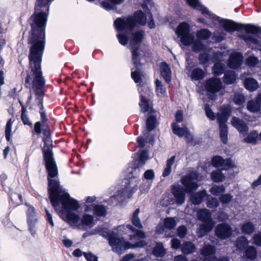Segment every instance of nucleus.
Instances as JSON below:
<instances>
[{"mask_svg":"<svg viewBox=\"0 0 261 261\" xmlns=\"http://www.w3.org/2000/svg\"><path fill=\"white\" fill-rule=\"evenodd\" d=\"M148 159V151L146 150H142L139 156V163L143 165Z\"/></svg>","mask_w":261,"mask_h":261,"instance_id":"nucleus-58","label":"nucleus"},{"mask_svg":"<svg viewBox=\"0 0 261 261\" xmlns=\"http://www.w3.org/2000/svg\"><path fill=\"white\" fill-rule=\"evenodd\" d=\"M144 32L139 30L132 33V40L136 43H141L144 38Z\"/></svg>","mask_w":261,"mask_h":261,"instance_id":"nucleus-41","label":"nucleus"},{"mask_svg":"<svg viewBox=\"0 0 261 261\" xmlns=\"http://www.w3.org/2000/svg\"><path fill=\"white\" fill-rule=\"evenodd\" d=\"M204 87L208 97L213 100L216 97V93L222 89V83L219 79L211 77L205 81Z\"/></svg>","mask_w":261,"mask_h":261,"instance_id":"nucleus-7","label":"nucleus"},{"mask_svg":"<svg viewBox=\"0 0 261 261\" xmlns=\"http://www.w3.org/2000/svg\"><path fill=\"white\" fill-rule=\"evenodd\" d=\"M216 247L211 245H205L200 250V253L203 256V261H216L215 255Z\"/></svg>","mask_w":261,"mask_h":261,"instance_id":"nucleus-15","label":"nucleus"},{"mask_svg":"<svg viewBox=\"0 0 261 261\" xmlns=\"http://www.w3.org/2000/svg\"><path fill=\"white\" fill-rule=\"evenodd\" d=\"M47 17H31L29 21L31 25L32 35L31 40L33 44L30 48L29 64L33 74V88L35 89L38 99L42 97L45 81L42 76L41 61L42 51L45 46V31Z\"/></svg>","mask_w":261,"mask_h":261,"instance_id":"nucleus-1","label":"nucleus"},{"mask_svg":"<svg viewBox=\"0 0 261 261\" xmlns=\"http://www.w3.org/2000/svg\"><path fill=\"white\" fill-rule=\"evenodd\" d=\"M204 72L200 68H194L191 72V78L192 80L200 81L203 79Z\"/></svg>","mask_w":261,"mask_h":261,"instance_id":"nucleus-26","label":"nucleus"},{"mask_svg":"<svg viewBox=\"0 0 261 261\" xmlns=\"http://www.w3.org/2000/svg\"><path fill=\"white\" fill-rule=\"evenodd\" d=\"M229 54L228 49L226 48H221L220 50L213 53V62H221L224 61Z\"/></svg>","mask_w":261,"mask_h":261,"instance_id":"nucleus-20","label":"nucleus"},{"mask_svg":"<svg viewBox=\"0 0 261 261\" xmlns=\"http://www.w3.org/2000/svg\"><path fill=\"white\" fill-rule=\"evenodd\" d=\"M164 225L165 228L170 230L176 226V222L173 218H167L164 220Z\"/></svg>","mask_w":261,"mask_h":261,"instance_id":"nucleus-46","label":"nucleus"},{"mask_svg":"<svg viewBox=\"0 0 261 261\" xmlns=\"http://www.w3.org/2000/svg\"><path fill=\"white\" fill-rule=\"evenodd\" d=\"M240 37L242 39L244 40L245 41L248 43H252L254 44L257 45L259 43V41L257 39L254 38L253 37L250 36V35H242L240 36Z\"/></svg>","mask_w":261,"mask_h":261,"instance_id":"nucleus-49","label":"nucleus"},{"mask_svg":"<svg viewBox=\"0 0 261 261\" xmlns=\"http://www.w3.org/2000/svg\"><path fill=\"white\" fill-rule=\"evenodd\" d=\"M43 155L45 161V166L48 173V191L50 202L54 206L57 204V198L61 187L59 181L57 179L58 175V169L54 158L52 148L49 145H45L43 148Z\"/></svg>","mask_w":261,"mask_h":261,"instance_id":"nucleus-3","label":"nucleus"},{"mask_svg":"<svg viewBox=\"0 0 261 261\" xmlns=\"http://www.w3.org/2000/svg\"><path fill=\"white\" fill-rule=\"evenodd\" d=\"M232 199V196L229 194H223L219 197L220 202L224 204L229 203L231 201Z\"/></svg>","mask_w":261,"mask_h":261,"instance_id":"nucleus-57","label":"nucleus"},{"mask_svg":"<svg viewBox=\"0 0 261 261\" xmlns=\"http://www.w3.org/2000/svg\"><path fill=\"white\" fill-rule=\"evenodd\" d=\"M189 32V25L186 22L180 23L176 31V34L180 38L181 42L185 46L190 45L194 41V36Z\"/></svg>","mask_w":261,"mask_h":261,"instance_id":"nucleus-8","label":"nucleus"},{"mask_svg":"<svg viewBox=\"0 0 261 261\" xmlns=\"http://www.w3.org/2000/svg\"><path fill=\"white\" fill-rule=\"evenodd\" d=\"M233 102L237 105H242L245 101L244 95L240 93H236L233 97Z\"/></svg>","mask_w":261,"mask_h":261,"instance_id":"nucleus-47","label":"nucleus"},{"mask_svg":"<svg viewBox=\"0 0 261 261\" xmlns=\"http://www.w3.org/2000/svg\"><path fill=\"white\" fill-rule=\"evenodd\" d=\"M93 221V216L90 215L86 214L84 215L82 219V223L84 225L89 226L92 223Z\"/></svg>","mask_w":261,"mask_h":261,"instance_id":"nucleus-60","label":"nucleus"},{"mask_svg":"<svg viewBox=\"0 0 261 261\" xmlns=\"http://www.w3.org/2000/svg\"><path fill=\"white\" fill-rule=\"evenodd\" d=\"M245 88L251 92L255 91L258 87L257 81L251 77L246 78L244 81Z\"/></svg>","mask_w":261,"mask_h":261,"instance_id":"nucleus-23","label":"nucleus"},{"mask_svg":"<svg viewBox=\"0 0 261 261\" xmlns=\"http://www.w3.org/2000/svg\"><path fill=\"white\" fill-rule=\"evenodd\" d=\"M184 136H185L188 143L193 145L197 144V142L195 140L193 135L190 133L188 129L187 130L186 133H185Z\"/></svg>","mask_w":261,"mask_h":261,"instance_id":"nucleus-64","label":"nucleus"},{"mask_svg":"<svg viewBox=\"0 0 261 261\" xmlns=\"http://www.w3.org/2000/svg\"><path fill=\"white\" fill-rule=\"evenodd\" d=\"M236 245L237 249L243 250L248 245V241L245 237L241 236L237 239Z\"/></svg>","mask_w":261,"mask_h":261,"instance_id":"nucleus-32","label":"nucleus"},{"mask_svg":"<svg viewBox=\"0 0 261 261\" xmlns=\"http://www.w3.org/2000/svg\"><path fill=\"white\" fill-rule=\"evenodd\" d=\"M141 7L144 12H143L142 10H138L135 12L133 16H147V15L148 16H152L150 11L146 4H142Z\"/></svg>","mask_w":261,"mask_h":261,"instance_id":"nucleus-36","label":"nucleus"},{"mask_svg":"<svg viewBox=\"0 0 261 261\" xmlns=\"http://www.w3.org/2000/svg\"><path fill=\"white\" fill-rule=\"evenodd\" d=\"M172 192L177 204L180 205L185 202L186 195L183 187L179 185H174L172 187Z\"/></svg>","mask_w":261,"mask_h":261,"instance_id":"nucleus-16","label":"nucleus"},{"mask_svg":"<svg viewBox=\"0 0 261 261\" xmlns=\"http://www.w3.org/2000/svg\"><path fill=\"white\" fill-rule=\"evenodd\" d=\"M245 254L247 258L253 259L256 257L257 252L254 247L249 246L246 249Z\"/></svg>","mask_w":261,"mask_h":261,"instance_id":"nucleus-48","label":"nucleus"},{"mask_svg":"<svg viewBox=\"0 0 261 261\" xmlns=\"http://www.w3.org/2000/svg\"><path fill=\"white\" fill-rule=\"evenodd\" d=\"M197 217L199 220L202 221L203 224L200 226V231L204 233L211 231L214 225V221L211 218V214L207 209H202L197 212Z\"/></svg>","mask_w":261,"mask_h":261,"instance_id":"nucleus-9","label":"nucleus"},{"mask_svg":"<svg viewBox=\"0 0 261 261\" xmlns=\"http://www.w3.org/2000/svg\"><path fill=\"white\" fill-rule=\"evenodd\" d=\"M172 129L173 133L179 137H182L184 136L185 133H186V132L188 130V128L186 127L184 128L180 127L175 122L172 123Z\"/></svg>","mask_w":261,"mask_h":261,"instance_id":"nucleus-29","label":"nucleus"},{"mask_svg":"<svg viewBox=\"0 0 261 261\" xmlns=\"http://www.w3.org/2000/svg\"><path fill=\"white\" fill-rule=\"evenodd\" d=\"M206 196V191L203 190L192 194L190 196V200L193 204L198 205L201 203Z\"/></svg>","mask_w":261,"mask_h":261,"instance_id":"nucleus-22","label":"nucleus"},{"mask_svg":"<svg viewBox=\"0 0 261 261\" xmlns=\"http://www.w3.org/2000/svg\"><path fill=\"white\" fill-rule=\"evenodd\" d=\"M224 82L226 84H231L236 81V74L233 71H228L224 73Z\"/></svg>","mask_w":261,"mask_h":261,"instance_id":"nucleus-33","label":"nucleus"},{"mask_svg":"<svg viewBox=\"0 0 261 261\" xmlns=\"http://www.w3.org/2000/svg\"><path fill=\"white\" fill-rule=\"evenodd\" d=\"M211 32L208 30L203 29L198 31L197 37L198 39L200 40H207L211 37Z\"/></svg>","mask_w":261,"mask_h":261,"instance_id":"nucleus-38","label":"nucleus"},{"mask_svg":"<svg viewBox=\"0 0 261 261\" xmlns=\"http://www.w3.org/2000/svg\"><path fill=\"white\" fill-rule=\"evenodd\" d=\"M126 227L134 233V234L129 235V240L132 243L125 241L122 238L118 237L117 234L113 231L107 232V237L109 245L112 248V251L119 254L129 248H143L147 244L145 241L140 240L146 237L144 231L137 229L129 224L126 225Z\"/></svg>","mask_w":261,"mask_h":261,"instance_id":"nucleus-2","label":"nucleus"},{"mask_svg":"<svg viewBox=\"0 0 261 261\" xmlns=\"http://www.w3.org/2000/svg\"><path fill=\"white\" fill-rule=\"evenodd\" d=\"M231 122L232 125L237 129V130L243 134H246L248 131V127L246 123L240 118L233 117Z\"/></svg>","mask_w":261,"mask_h":261,"instance_id":"nucleus-19","label":"nucleus"},{"mask_svg":"<svg viewBox=\"0 0 261 261\" xmlns=\"http://www.w3.org/2000/svg\"><path fill=\"white\" fill-rule=\"evenodd\" d=\"M94 213L97 216H105L106 214V208L102 205H96L94 207Z\"/></svg>","mask_w":261,"mask_h":261,"instance_id":"nucleus-45","label":"nucleus"},{"mask_svg":"<svg viewBox=\"0 0 261 261\" xmlns=\"http://www.w3.org/2000/svg\"><path fill=\"white\" fill-rule=\"evenodd\" d=\"M246 108L252 113L261 114V93L257 94L254 98L249 100Z\"/></svg>","mask_w":261,"mask_h":261,"instance_id":"nucleus-13","label":"nucleus"},{"mask_svg":"<svg viewBox=\"0 0 261 261\" xmlns=\"http://www.w3.org/2000/svg\"><path fill=\"white\" fill-rule=\"evenodd\" d=\"M258 61V60L257 57L254 56H250L247 58L246 63L250 67H254L257 64Z\"/></svg>","mask_w":261,"mask_h":261,"instance_id":"nucleus-59","label":"nucleus"},{"mask_svg":"<svg viewBox=\"0 0 261 261\" xmlns=\"http://www.w3.org/2000/svg\"><path fill=\"white\" fill-rule=\"evenodd\" d=\"M156 117L151 115L146 120V127L147 130L150 132L154 129L155 127Z\"/></svg>","mask_w":261,"mask_h":261,"instance_id":"nucleus-42","label":"nucleus"},{"mask_svg":"<svg viewBox=\"0 0 261 261\" xmlns=\"http://www.w3.org/2000/svg\"><path fill=\"white\" fill-rule=\"evenodd\" d=\"M241 229L243 233L249 234L254 232L255 227L252 223L247 222L242 225Z\"/></svg>","mask_w":261,"mask_h":261,"instance_id":"nucleus-40","label":"nucleus"},{"mask_svg":"<svg viewBox=\"0 0 261 261\" xmlns=\"http://www.w3.org/2000/svg\"><path fill=\"white\" fill-rule=\"evenodd\" d=\"M139 47H132V61L133 64L136 66V69L140 70L141 67V64L140 63V54L139 53Z\"/></svg>","mask_w":261,"mask_h":261,"instance_id":"nucleus-24","label":"nucleus"},{"mask_svg":"<svg viewBox=\"0 0 261 261\" xmlns=\"http://www.w3.org/2000/svg\"><path fill=\"white\" fill-rule=\"evenodd\" d=\"M219 134L222 142L226 143L228 140V127L226 124H221L219 126Z\"/></svg>","mask_w":261,"mask_h":261,"instance_id":"nucleus-34","label":"nucleus"},{"mask_svg":"<svg viewBox=\"0 0 261 261\" xmlns=\"http://www.w3.org/2000/svg\"><path fill=\"white\" fill-rule=\"evenodd\" d=\"M52 0H37L35 12L32 16H47L49 13V4Z\"/></svg>","mask_w":261,"mask_h":261,"instance_id":"nucleus-10","label":"nucleus"},{"mask_svg":"<svg viewBox=\"0 0 261 261\" xmlns=\"http://www.w3.org/2000/svg\"><path fill=\"white\" fill-rule=\"evenodd\" d=\"M147 17H118L114 23L116 29L118 31L123 30L132 32L136 27L138 22L142 25L146 24Z\"/></svg>","mask_w":261,"mask_h":261,"instance_id":"nucleus-5","label":"nucleus"},{"mask_svg":"<svg viewBox=\"0 0 261 261\" xmlns=\"http://www.w3.org/2000/svg\"><path fill=\"white\" fill-rule=\"evenodd\" d=\"M35 208L33 207H29L28 211V220L30 223L37 221V219L35 217Z\"/></svg>","mask_w":261,"mask_h":261,"instance_id":"nucleus-61","label":"nucleus"},{"mask_svg":"<svg viewBox=\"0 0 261 261\" xmlns=\"http://www.w3.org/2000/svg\"><path fill=\"white\" fill-rule=\"evenodd\" d=\"M243 61V56L240 53L231 54L228 60V66L230 68L237 69L241 66Z\"/></svg>","mask_w":261,"mask_h":261,"instance_id":"nucleus-17","label":"nucleus"},{"mask_svg":"<svg viewBox=\"0 0 261 261\" xmlns=\"http://www.w3.org/2000/svg\"><path fill=\"white\" fill-rule=\"evenodd\" d=\"M67 219L70 224H75L78 222L80 217L78 215L71 212H68L67 214Z\"/></svg>","mask_w":261,"mask_h":261,"instance_id":"nucleus-51","label":"nucleus"},{"mask_svg":"<svg viewBox=\"0 0 261 261\" xmlns=\"http://www.w3.org/2000/svg\"><path fill=\"white\" fill-rule=\"evenodd\" d=\"M13 121L12 119H10L7 122L5 134L6 139L8 142H12V139L11 138V133L12 130Z\"/></svg>","mask_w":261,"mask_h":261,"instance_id":"nucleus-39","label":"nucleus"},{"mask_svg":"<svg viewBox=\"0 0 261 261\" xmlns=\"http://www.w3.org/2000/svg\"><path fill=\"white\" fill-rule=\"evenodd\" d=\"M232 231L230 226L225 223L218 224L215 228L216 236L222 240L228 238L231 235Z\"/></svg>","mask_w":261,"mask_h":261,"instance_id":"nucleus-11","label":"nucleus"},{"mask_svg":"<svg viewBox=\"0 0 261 261\" xmlns=\"http://www.w3.org/2000/svg\"><path fill=\"white\" fill-rule=\"evenodd\" d=\"M181 183L185 189L187 193H191L195 191L198 188V185L195 179L190 175L183 176L181 178Z\"/></svg>","mask_w":261,"mask_h":261,"instance_id":"nucleus-14","label":"nucleus"},{"mask_svg":"<svg viewBox=\"0 0 261 261\" xmlns=\"http://www.w3.org/2000/svg\"><path fill=\"white\" fill-rule=\"evenodd\" d=\"M225 190V188L224 186H215L210 189V193L215 196H218L220 194L223 193Z\"/></svg>","mask_w":261,"mask_h":261,"instance_id":"nucleus-44","label":"nucleus"},{"mask_svg":"<svg viewBox=\"0 0 261 261\" xmlns=\"http://www.w3.org/2000/svg\"><path fill=\"white\" fill-rule=\"evenodd\" d=\"M215 64L212 68L213 73L215 75H220L222 74L225 68V65L221 62H214Z\"/></svg>","mask_w":261,"mask_h":261,"instance_id":"nucleus-28","label":"nucleus"},{"mask_svg":"<svg viewBox=\"0 0 261 261\" xmlns=\"http://www.w3.org/2000/svg\"><path fill=\"white\" fill-rule=\"evenodd\" d=\"M155 83L156 86V91L158 93V95H163L165 93V90L164 88L162 82L160 80L157 79L156 80Z\"/></svg>","mask_w":261,"mask_h":261,"instance_id":"nucleus-63","label":"nucleus"},{"mask_svg":"<svg viewBox=\"0 0 261 261\" xmlns=\"http://www.w3.org/2000/svg\"><path fill=\"white\" fill-rule=\"evenodd\" d=\"M152 253L157 257H162L164 255L165 251L161 244L158 243L153 249Z\"/></svg>","mask_w":261,"mask_h":261,"instance_id":"nucleus-43","label":"nucleus"},{"mask_svg":"<svg viewBox=\"0 0 261 261\" xmlns=\"http://www.w3.org/2000/svg\"><path fill=\"white\" fill-rule=\"evenodd\" d=\"M175 160V156L173 155L167 160L166 167L164 169L162 174L163 177H165L168 176L170 174L171 172V167L173 165Z\"/></svg>","mask_w":261,"mask_h":261,"instance_id":"nucleus-30","label":"nucleus"},{"mask_svg":"<svg viewBox=\"0 0 261 261\" xmlns=\"http://www.w3.org/2000/svg\"><path fill=\"white\" fill-rule=\"evenodd\" d=\"M10 198L15 206L21 204L22 202V197L20 194L14 193L11 195Z\"/></svg>","mask_w":261,"mask_h":261,"instance_id":"nucleus-50","label":"nucleus"},{"mask_svg":"<svg viewBox=\"0 0 261 261\" xmlns=\"http://www.w3.org/2000/svg\"><path fill=\"white\" fill-rule=\"evenodd\" d=\"M21 120L24 125L31 126L32 124L31 121L30 120L27 112H22L21 115Z\"/></svg>","mask_w":261,"mask_h":261,"instance_id":"nucleus-62","label":"nucleus"},{"mask_svg":"<svg viewBox=\"0 0 261 261\" xmlns=\"http://www.w3.org/2000/svg\"><path fill=\"white\" fill-rule=\"evenodd\" d=\"M187 4L191 7L201 12L202 15H207L208 16H217L213 15L208 9L200 4L198 0H186Z\"/></svg>","mask_w":261,"mask_h":261,"instance_id":"nucleus-18","label":"nucleus"},{"mask_svg":"<svg viewBox=\"0 0 261 261\" xmlns=\"http://www.w3.org/2000/svg\"><path fill=\"white\" fill-rule=\"evenodd\" d=\"M212 164L214 167H221L223 170H227L234 166L233 161L230 159H223L220 156H215L212 159Z\"/></svg>","mask_w":261,"mask_h":261,"instance_id":"nucleus-12","label":"nucleus"},{"mask_svg":"<svg viewBox=\"0 0 261 261\" xmlns=\"http://www.w3.org/2000/svg\"><path fill=\"white\" fill-rule=\"evenodd\" d=\"M211 178L214 182H219L225 179V176L221 170H217L212 172Z\"/></svg>","mask_w":261,"mask_h":261,"instance_id":"nucleus-37","label":"nucleus"},{"mask_svg":"<svg viewBox=\"0 0 261 261\" xmlns=\"http://www.w3.org/2000/svg\"><path fill=\"white\" fill-rule=\"evenodd\" d=\"M57 200V204L55 206L52 204L55 208L59 205V202L62 203L63 208L66 210H71L76 211L79 208L77 201L71 198L69 194L64 192L62 188L58 195Z\"/></svg>","mask_w":261,"mask_h":261,"instance_id":"nucleus-6","label":"nucleus"},{"mask_svg":"<svg viewBox=\"0 0 261 261\" xmlns=\"http://www.w3.org/2000/svg\"><path fill=\"white\" fill-rule=\"evenodd\" d=\"M144 178L148 180V181L151 182L155 177V174L152 169L147 170L144 173Z\"/></svg>","mask_w":261,"mask_h":261,"instance_id":"nucleus-54","label":"nucleus"},{"mask_svg":"<svg viewBox=\"0 0 261 261\" xmlns=\"http://www.w3.org/2000/svg\"><path fill=\"white\" fill-rule=\"evenodd\" d=\"M205 46L200 40H196L193 42V49L195 51H200L205 49Z\"/></svg>","mask_w":261,"mask_h":261,"instance_id":"nucleus-53","label":"nucleus"},{"mask_svg":"<svg viewBox=\"0 0 261 261\" xmlns=\"http://www.w3.org/2000/svg\"><path fill=\"white\" fill-rule=\"evenodd\" d=\"M160 71L161 76L165 81L167 83H169L171 78V71L169 65L165 62H162L160 65Z\"/></svg>","mask_w":261,"mask_h":261,"instance_id":"nucleus-21","label":"nucleus"},{"mask_svg":"<svg viewBox=\"0 0 261 261\" xmlns=\"http://www.w3.org/2000/svg\"><path fill=\"white\" fill-rule=\"evenodd\" d=\"M140 213V209L137 208L133 214L132 217V224L139 228H142L143 226L141 223V220L138 216Z\"/></svg>","mask_w":261,"mask_h":261,"instance_id":"nucleus-35","label":"nucleus"},{"mask_svg":"<svg viewBox=\"0 0 261 261\" xmlns=\"http://www.w3.org/2000/svg\"><path fill=\"white\" fill-rule=\"evenodd\" d=\"M38 106L40 109L39 113L41 116V119L42 123V126H45L46 121L47 120L45 111L43 108V97L40 96L38 99Z\"/></svg>","mask_w":261,"mask_h":261,"instance_id":"nucleus-31","label":"nucleus"},{"mask_svg":"<svg viewBox=\"0 0 261 261\" xmlns=\"http://www.w3.org/2000/svg\"><path fill=\"white\" fill-rule=\"evenodd\" d=\"M139 106L141 107V111L143 113H145L149 110V106L148 101L142 96H141V100L139 103Z\"/></svg>","mask_w":261,"mask_h":261,"instance_id":"nucleus-52","label":"nucleus"},{"mask_svg":"<svg viewBox=\"0 0 261 261\" xmlns=\"http://www.w3.org/2000/svg\"><path fill=\"white\" fill-rule=\"evenodd\" d=\"M212 18L219 22L224 29L227 32H230L245 30L248 33L254 34L261 32V28L253 24L238 23L231 20L222 19V17Z\"/></svg>","mask_w":261,"mask_h":261,"instance_id":"nucleus-4","label":"nucleus"},{"mask_svg":"<svg viewBox=\"0 0 261 261\" xmlns=\"http://www.w3.org/2000/svg\"><path fill=\"white\" fill-rule=\"evenodd\" d=\"M182 252L185 254H189L193 253L195 250V246L190 242H186L181 247Z\"/></svg>","mask_w":261,"mask_h":261,"instance_id":"nucleus-25","label":"nucleus"},{"mask_svg":"<svg viewBox=\"0 0 261 261\" xmlns=\"http://www.w3.org/2000/svg\"><path fill=\"white\" fill-rule=\"evenodd\" d=\"M245 142L256 144L259 140L258 134L256 130H253L250 132L244 139Z\"/></svg>","mask_w":261,"mask_h":261,"instance_id":"nucleus-27","label":"nucleus"},{"mask_svg":"<svg viewBox=\"0 0 261 261\" xmlns=\"http://www.w3.org/2000/svg\"><path fill=\"white\" fill-rule=\"evenodd\" d=\"M204 110L207 117L211 120H214L216 118L215 114L211 109L208 104H206L205 105Z\"/></svg>","mask_w":261,"mask_h":261,"instance_id":"nucleus-55","label":"nucleus"},{"mask_svg":"<svg viewBox=\"0 0 261 261\" xmlns=\"http://www.w3.org/2000/svg\"><path fill=\"white\" fill-rule=\"evenodd\" d=\"M206 205L210 208H215L218 206L219 202L216 198L212 197L207 200Z\"/></svg>","mask_w":261,"mask_h":261,"instance_id":"nucleus-56","label":"nucleus"}]
</instances>
